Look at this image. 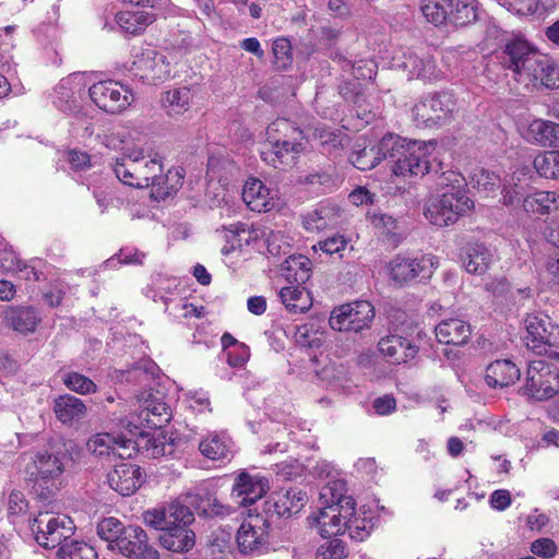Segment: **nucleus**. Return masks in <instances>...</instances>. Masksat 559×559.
Masks as SVG:
<instances>
[{"label": "nucleus", "instance_id": "9", "mask_svg": "<svg viewBox=\"0 0 559 559\" xmlns=\"http://www.w3.org/2000/svg\"><path fill=\"white\" fill-rule=\"evenodd\" d=\"M174 64V53L146 47L133 52L129 72L144 83L159 84L173 78Z\"/></svg>", "mask_w": 559, "mask_h": 559}, {"label": "nucleus", "instance_id": "39", "mask_svg": "<svg viewBox=\"0 0 559 559\" xmlns=\"http://www.w3.org/2000/svg\"><path fill=\"white\" fill-rule=\"evenodd\" d=\"M250 233L249 246L248 249L250 253L252 252H263L264 249L272 254L277 255L281 253V249L283 245L276 243L273 238L281 237L283 239V235L280 231H275L266 225L263 224H252L248 227Z\"/></svg>", "mask_w": 559, "mask_h": 559}, {"label": "nucleus", "instance_id": "2", "mask_svg": "<svg viewBox=\"0 0 559 559\" xmlns=\"http://www.w3.org/2000/svg\"><path fill=\"white\" fill-rule=\"evenodd\" d=\"M503 53V61L514 72V79L525 87L559 88L557 63L548 56L535 51L526 40H512Z\"/></svg>", "mask_w": 559, "mask_h": 559}, {"label": "nucleus", "instance_id": "18", "mask_svg": "<svg viewBox=\"0 0 559 559\" xmlns=\"http://www.w3.org/2000/svg\"><path fill=\"white\" fill-rule=\"evenodd\" d=\"M526 346L537 354L559 346V324L544 312H534L524 320Z\"/></svg>", "mask_w": 559, "mask_h": 559}, {"label": "nucleus", "instance_id": "8", "mask_svg": "<svg viewBox=\"0 0 559 559\" xmlns=\"http://www.w3.org/2000/svg\"><path fill=\"white\" fill-rule=\"evenodd\" d=\"M420 12L425 20L439 26L463 27L478 19L477 0H421Z\"/></svg>", "mask_w": 559, "mask_h": 559}, {"label": "nucleus", "instance_id": "11", "mask_svg": "<svg viewBox=\"0 0 559 559\" xmlns=\"http://www.w3.org/2000/svg\"><path fill=\"white\" fill-rule=\"evenodd\" d=\"M435 257L418 255L403 252L396 254L386 264V272L391 282L399 287L420 282L431 277L435 266Z\"/></svg>", "mask_w": 559, "mask_h": 559}, {"label": "nucleus", "instance_id": "24", "mask_svg": "<svg viewBox=\"0 0 559 559\" xmlns=\"http://www.w3.org/2000/svg\"><path fill=\"white\" fill-rule=\"evenodd\" d=\"M392 67L406 72L409 79L430 81L438 79L440 75L436 60L431 56H418L409 49L394 56Z\"/></svg>", "mask_w": 559, "mask_h": 559}, {"label": "nucleus", "instance_id": "16", "mask_svg": "<svg viewBox=\"0 0 559 559\" xmlns=\"http://www.w3.org/2000/svg\"><path fill=\"white\" fill-rule=\"evenodd\" d=\"M524 392L528 397L537 401L552 397L559 392L557 367L543 359L530 361Z\"/></svg>", "mask_w": 559, "mask_h": 559}, {"label": "nucleus", "instance_id": "46", "mask_svg": "<svg viewBox=\"0 0 559 559\" xmlns=\"http://www.w3.org/2000/svg\"><path fill=\"white\" fill-rule=\"evenodd\" d=\"M311 261L305 255H290L281 267L282 276L295 285H304L311 276Z\"/></svg>", "mask_w": 559, "mask_h": 559}, {"label": "nucleus", "instance_id": "45", "mask_svg": "<svg viewBox=\"0 0 559 559\" xmlns=\"http://www.w3.org/2000/svg\"><path fill=\"white\" fill-rule=\"evenodd\" d=\"M278 297L285 308L292 313H304L312 306L310 293L302 285L292 284L282 287Z\"/></svg>", "mask_w": 559, "mask_h": 559}, {"label": "nucleus", "instance_id": "60", "mask_svg": "<svg viewBox=\"0 0 559 559\" xmlns=\"http://www.w3.org/2000/svg\"><path fill=\"white\" fill-rule=\"evenodd\" d=\"M64 385L79 394H91L96 392L97 385L90 378L79 372H68L63 378Z\"/></svg>", "mask_w": 559, "mask_h": 559}, {"label": "nucleus", "instance_id": "58", "mask_svg": "<svg viewBox=\"0 0 559 559\" xmlns=\"http://www.w3.org/2000/svg\"><path fill=\"white\" fill-rule=\"evenodd\" d=\"M45 267L46 263L40 259H32L28 262L20 260L14 273L27 282H40L45 278Z\"/></svg>", "mask_w": 559, "mask_h": 559}, {"label": "nucleus", "instance_id": "14", "mask_svg": "<svg viewBox=\"0 0 559 559\" xmlns=\"http://www.w3.org/2000/svg\"><path fill=\"white\" fill-rule=\"evenodd\" d=\"M455 109L450 93H437L421 97L413 107V119L418 127L431 128L445 123Z\"/></svg>", "mask_w": 559, "mask_h": 559}, {"label": "nucleus", "instance_id": "17", "mask_svg": "<svg viewBox=\"0 0 559 559\" xmlns=\"http://www.w3.org/2000/svg\"><path fill=\"white\" fill-rule=\"evenodd\" d=\"M74 528V523L69 516L49 515L48 512H40L32 524L36 542L45 548L60 547L71 537Z\"/></svg>", "mask_w": 559, "mask_h": 559}, {"label": "nucleus", "instance_id": "38", "mask_svg": "<svg viewBox=\"0 0 559 559\" xmlns=\"http://www.w3.org/2000/svg\"><path fill=\"white\" fill-rule=\"evenodd\" d=\"M306 132L307 136L318 140L328 154L335 153L348 142L347 135L342 129L325 122H316L307 128Z\"/></svg>", "mask_w": 559, "mask_h": 559}, {"label": "nucleus", "instance_id": "7", "mask_svg": "<svg viewBox=\"0 0 559 559\" xmlns=\"http://www.w3.org/2000/svg\"><path fill=\"white\" fill-rule=\"evenodd\" d=\"M304 131L285 118H278L266 128V141L270 148L261 152L264 162L274 168L290 166L304 150Z\"/></svg>", "mask_w": 559, "mask_h": 559}, {"label": "nucleus", "instance_id": "35", "mask_svg": "<svg viewBox=\"0 0 559 559\" xmlns=\"http://www.w3.org/2000/svg\"><path fill=\"white\" fill-rule=\"evenodd\" d=\"M4 320L15 332L28 334L35 332L37 325L41 322V314L33 306H16L5 311Z\"/></svg>", "mask_w": 559, "mask_h": 559}, {"label": "nucleus", "instance_id": "62", "mask_svg": "<svg viewBox=\"0 0 559 559\" xmlns=\"http://www.w3.org/2000/svg\"><path fill=\"white\" fill-rule=\"evenodd\" d=\"M343 70L350 72L356 80H371L376 75V63L370 59L359 60L355 63L344 60Z\"/></svg>", "mask_w": 559, "mask_h": 559}, {"label": "nucleus", "instance_id": "40", "mask_svg": "<svg viewBox=\"0 0 559 559\" xmlns=\"http://www.w3.org/2000/svg\"><path fill=\"white\" fill-rule=\"evenodd\" d=\"M53 413L63 425L72 426L81 421L86 415L84 402L73 395L64 394L53 401Z\"/></svg>", "mask_w": 559, "mask_h": 559}, {"label": "nucleus", "instance_id": "48", "mask_svg": "<svg viewBox=\"0 0 559 559\" xmlns=\"http://www.w3.org/2000/svg\"><path fill=\"white\" fill-rule=\"evenodd\" d=\"M94 109L91 107H82L75 109L69 116V132L72 136L82 141L92 139L94 134Z\"/></svg>", "mask_w": 559, "mask_h": 559}, {"label": "nucleus", "instance_id": "52", "mask_svg": "<svg viewBox=\"0 0 559 559\" xmlns=\"http://www.w3.org/2000/svg\"><path fill=\"white\" fill-rule=\"evenodd\" d=\"M365 514L366 512L361 509L360 513H357L354 509L353 515L347 518L346 531H348L353 539L364 540L374 527L376 522L373 518L366 516Z\"/></svg>", "mask_w": 559, "mask_h": 559}, {"label": "nucleus", "instance_id": "21", "mask_svg": "<svg viewBox=\"0 0 559 559\" xmlns=\"http://www.w3.org/2000/svg\"><path fill=\"white\" fill-rule=\"evenodd\" d=\"M186 495L170 501L168 504L148 509L143 513V521L155 530H165L173 526L190 525L194 514L186 506Z\"/></svg>", "mask_w": 559, "mask_h": 559}, {"label": "nucleus", "instance_id": "19", "mask_svg": "<svg viewBox=\"0 0 559 559\" xmlns=\"http://www.w3.org/2000/svg\"><path fill=\"white\" fill-rule=\"evenodd\" d=\"M90 82L85 73L76 72L62 79L52 94L53 106L63 114L82 108L88 94Z\"/></svg>", "mask_w": 559, "mask_h": 559}, {"label": "nucleus", "instance_id": "5", "mask_svg": "<svg viewBox=\"0 0 559 559\" xmlns=\"http://www.w3.org/2000/svg\"><path fill=\"white\" fill-rule=\"evenodd\" d=\"M342 479L330 480L319 493L320 507L308 516V524L323 538L342 535L346 532L347 518L354 513L355 501L346 496Z\"/></svg>", "mask_w": 559, "mask_h": 559}, {"label": "nucleus", "instance_id": "54", "mask_svg": "<svg viewBox=\"0 0 559 559\" xmlns=\"http://www.w3.org/2000/svg\"><path fill=\"white\" fill-rule=\"evenodd\" d=\"M59 559H97L95 549L84 543L78 540H67L57 552Z\"/></svg>", "mask_w": 559, "mask_h": 559}, {"label": "nucleus", "instance_id": "25", "mask_svg": "<svg viewBox=\"0 0 559 559\" xmlns=\"http://www.w3.org/2000/svg\"><path fill=\"white\" fill-rule=\"evenodd\" d=\"M518 131L523 139L542 146H559V123L539 118L523 119L518 122Z\"/></svg>", "mask_w": 559, "mask_h": 559}, {"label": "nucleus", "instance_id": "6", "mask_svg": "<svg viewBox=\"0 0 559 559\" xmlns=\"http://www.w3.org/2000/svg\"><path fill=\"white\" fill-rule=\"evenodd\" d=\"M128 416H115L112 421H118L121 428L128 432L139 429H162L171 417V407L165 402L159 392L144 390L134 396Z\"/></svg>", "mask_w": 559, "mask_h": 559}, {"label": "nucleus", "instance_id": "63", "mask_svg": "<svg viewBox=\"0 0 559 559\" xmlns=\"http://www.w3.org/2000/svg\"><path fill=\"white\" fill-rule=\"evenodd\" d=\"M272 50L277 68L286 69L293 60L290 41L285 37H278L273 41Z\"/></svg>", "mask_w": 559, "mask_h": 559}, {"label": "nucleus", "instance_id": "3", "mask_svg": "<svg viewBox=\"0 0 559 559\" xmlns=\"http://www.w3.org/2000/svg\"><path fill=\"white\" fill-rule=\"evenodd\" d=\"M437 141H407L396 134L382 138V150L389 152L386 165L393 177L403 179L423 177L437 160Z\"/></svg>", "mask_w": 559, "mask_h": 559}, {"label": "nucleus", "instance_id": "32", "mask_svg": "<svg viewBox=\"0 0 559 559\" xmlns=\"http://www.w3.org/2000/svg\"><path fill=\"white\" fill-rule=\"evenodd\" d=\"M201 454L211 461H230L234 456V442L224 431H212L199 443Z\"/></svg>", "mask_w": 559, "mask_h": 559}, {"label": "nucleus", "instance_id": "51", "mask_svg": "<svg viewBox=\"0 0 559 559\" xmlns=\"http://www.w3.org/2000/svg\"><path fill=\"white\" fill-rule=\"evenodd\" d=\"M536 173L546 179H559V151L539 153L533 160Z\"/></svg>", "mask_w": 559, "mask_h": 559}, {"label": "nucleus", "instance_id": "59", "mask_svg": "<svg viewBox=\"0 0 559 559\" xmlns=\"http://www.w3.org/2000/svg\"><path fill=\"white\" fill-rule=\"evenodd\" d=\"M145 254L133 247H124L115 257L109 258L104 262L105 269H112L119 264H141Z\"/></svg>", "mask_w": 559, "mask_h": 559}, {"label": "nucleus", "instance_id": "49", "mask_svg": "<svg viewBox=\"0 0 559 559\" xmlns=\"http://www.w3.org/2000/svg\"><path fill=\"white\" fill-rule=\"evenodd\" d=\"M192 93L189 87H179L165 92L162 106L169 116H179L190 108Z\"/></svg>", "mask_w": 559, "mask_h": 559}, {"label": "nucleus", "instance_id": "36", "mask_svg": "<svg viewBox=\"0 0 559 559\" xmlns=\"http://www.w3.org/2000/svg\"><path fill=\"white\" fill-rule=\"evenodd\" d=\"M378 347L380 353L394 364L406 362L413 359L418 352V347L409 340L395 334L382 337Z\"/></svg>", "mask_w": 559, "mask_h": 559}, {"label": "nucleus", "instance_id": "31", "mask_svg": "<svg viewBox=\"0 0 559 559\" xmlns=\"http://www.w3.org/2000/svg\"><path fill=\"white\" fill-rule=\"evenodd\" d=\"M135 445V452L141 451L151 457L164 456L171 444L167 443L166 435L160 429H139L128 432Z\"/></svg>", "mask_w": 559, "mask_h": 559}, {"label": "nucleus", "instance_id": "56", "mask_svg": "<svg viewBox=\"0 0 559 559\" xmlns=\"http://www.w3.org/2000/svg\"><path fill=\"white\" fill-rule=\"evenodd\" d=\"M508 9L519 15L544 13L551 5L552 0H509Z\"/></svg>", "mask_w": 559, "mask_h": 559}, {"label": "nucleus", "instance_id": "4", "mask_svg": "<svg viewBox=\"0 0 559 559\" xmlns=\"http://www.w3.org/2000/svg\"><path fill=\"white\" fill-rule=\"evenodd\" d=\"M441 193L431 197L425 206V217L437 227L455 224L460 217L468 214L474 202L467 197L465 178L457 171H443L437 181Z\"/></svg>", "mask_w": 559, "mask_h": 559}, {"label": "nucleus", "instance_id": "50", "mask_svg": "<svg viewBox=\"0 0 559 559\" xmlns=\"http://www.w3.org/2000/svg\"><path fill=\"white\" fill-rule=\"evenodd\" d=\"M531 169L528 166H523L513 171L510 179H504L502 187L503 202L506 205H514L521 201L520 183L525 181L530 176Z\"/></svg>", "mask_w": 559, "mask_h": 559}, {"label": "nucleus", "instance_id": "26", "mask_svg": "<svg viewBox=\"0 0 559 559\" xmlns=\"http://www.w3.org/2000/svg\"><path fill=\"white\" fill-rule=\"evenodd\" d=\"M307 501V493L299 488L275 491L265 500L264 511L278 518H292L304 509Z\"/></svg>", "mask_w": 559, "mask_h": 559}, {"label": "nucleus", "instance_id": "27", "mask_svg": "<svg viewBox=\"0 0 559 559\" xmlns=\"http://www.w3.org/2000/svg\"><path fill=\"white\" fill-rule=\"evenodd\" d=\"M223 231L226 245L222 248L221 252L225 258V262L230 266L240 259H249L251 253L248 249L250 238L248 226L243 223H237L224 227Z\"/></svg>", "mask_w": 559, "mask_h": 559}, {"label": "nucleus", "instance_id": "23", "mask_svg": "<svg viewBox=\"0 0 559 559\" xmlns=\"http://www.w3.org/2000/svg\"><path fill=\"white\" fill-rule=\"evenodd\" d=\"M111 550L128 558L159 559L158 551L148 544L146 532L136 525L127 526Z\"/></svg>", "mask_w": 559, "mask_h": 559}, {"label": "nucleus", "instance_id": "13", "mask_svg": "<svg viewBox=\"0 0 559 559\" xmlns=\"http://www.w3.org/2000/svg\"><path fill=\"white\" fill-rule=\"evenodd\" d=\"M88 96L99 109L111 115L121 114L134 102L132 90L115 80L100 81L91 85Z\"/></svg>", "mask_w": 559, "mask_h": 559}, {"label": "nucleus", "instance_id": "28", "mask_svg": "<svg viewBox=\"0 0 559 559\" xmlns=\"http://www.w3.org/2000/svg\"><path fill=\"white\" fill-rule=\"evenodd\" d=\"M242 200L254 212H269L278 201V191L267 187L258 178H249L242 188Z\"/></svg>", "mask_w": 559, "mask_h": 559}, {"label": "nucleus", "instance_id": "53", "mask_svg": "<svg viewBox=\"0 0 559 559\" xmlns=\"http://www.w3.org/2000/svg\"><path fill=\"white\" fill-rule=\"evenodd\" d=\"M271 427H267L270 431H275L278 437L284 436L293 438L295 436V428L300 427V423L294 417L290 412L281 411L274 412L271 415Z\"/></svg>", "mask_w": 559, "mask_h": 559}, {"label": "nucleus", "instance_id": "30", "mask_svg": "<svg viewBox=\"0 0 559 559\" xmlns=\"http://www.w3.org/2000/svg\"><path fill=\"white\" fill-rule=\"evenodd\" d=\"M186 501L204 516L227 518L234 513V508L223 503L206 488L198 487L186 493Z\"/></svg>", "mask_w": 559, "mask_h": 559}, {"label": "nucleus", "instance_id": "29", "mask_svg": "<svg viewBox=\"0 0 559 559\" xmlns=\"http://www.w3.org/2000/svg\"><path fill=\"white\" fill-rule=\"evenodd\" d=\"M109 487L123 497L133 495L143 483V473L136 465L122 463L107 474Z\"/></svg>", "mask_w": 559, "mask_h": 559}, {"label": "nucleus", "instance_id": "61", "mask_svg": "<svg viewBox=\"0 0 559 559\" xmlns=\"http://www.w3.org/2000/svg\"><path fill=\"white\" fill-rule=\"evenodd\" d=\"M347 248L353 249V247L349 246V239L340 234L319 241L317 246H313L314 250L319 249L329 255L337 254L340 258H343V252Z\"/></svg>", "mask_w": 559, "mask_h": 559}, {"label": "nucleus", "instance_id": "10", "mask_svg": "<svg viewBox=\"0 0 559 559\" xmlns=\"http://www.w3.org/2000/svg\"><path fill=\"white\" fill-rule=\"evenodd\" d=\"M66 454L59 451L39 450L33 456L34 488L41 499L52 497L58 490L64 472Z\"/></svg>", "mask_w": 559, "mask_h": 559}, {"label": "nucleus", "instance_id": "64", "mask_svg": "<svg viewBox=\"0 0 559 559\" xmlns=\"http://www.w3.org/2000/svg\"><path fill=\"white\" fill-rule=\"evenodd\" d=\"M316 559H346L343 542L332 539L322 544L317 550Z\"/></svg>", "mask_w": 559, "mask_h": 559}, {"label": "nucleus", "instance_id": "1", "mask_svg": "<svg viewBox=\"0 0 559 559\" xmlns=\"http://www.w3.org/2000/svg\"><path fill=\"white\" fill-rule=\"evenodd\" d=\"M96 139L105 147L121 152L111 164L117 179L134 188L151 187L155 200H165L175 194L185 178L181 168L165 173L164 157L146 142V135L138 126H120L108 129Z\"/></svg>", "mask_w": 559, "mask_h": 559}, {"label": "nucleus", "instance_id": "37", "mask_svg": "<svg viewBox=\"0 0 559 559\" xmlns=\"http://www.w3.org/2000/svg\"><path fill=\"white\" fill-rule=\"evenodd\" d=\"M435 331L440 343L455 346L467 343L472 334L469 323L459 318L442 320Z\"/></svg>", "mask_w": 559, "mask_h": 559}, {"label": "nucleus", "instance_id": "43", "mask_svg": "<svg viewBox=\"0 0 559 559\" xmlns=\"http://www.w3.org/2000/svg\"><path fill=\"white\" fill-rule=\"evenodd\" d=\"M164 534L159 537L160 545L170 551L182 552L193 548L195 535L189 528V525L173 526L163 530Z\"/></svg>", "mask_w": 559, "mask_h": 559}, {"label": "nucleus", "instance_id": "12", "mask_svg": "<svg viewBox=\"0 0 559 559\" xmlns=\"http://www.w3.org/2000/svg\"><path fill=\"white\" fill-rule=\"evenodd\" d=\"M238 551L254 557L267 551L270 545V521L264 514L248 510L236 533Z\"/></svg>", "mask_w": 559, "mask_h": 559}, {"label": "nucleus", "instance_id": "42", "mask_svg": "<svg viewBox=\"0 0 559 559\" xmlns=\"http://www.w3.org/2000/svg\"><path fill=\"white\" fill-rule=\"evenodd\" d=\"M495 259L493 251L480 242L468 243L463 257V266L471 274H484Z\"/></svg>", "mask_w": 559, "mask_h": 559}, {"label": "nucleus", "instance_id": "55", "mask_svg": "<svg viewBox=\"0 0 559 559\" xmlns=\"http://www.w3.org/2000/svg\"><path fill=\"white\" fill-rule=\"evenodd\" d=\"M126 527L116 518H105L97 524V534L108 543V548L112 549V545L117 543Z\"/></svg>", "mask_w": 559, "mask_h": 559}, {"label": "nucleus", "instance_id": "44", "mask_svg": "<svg viewBox=\"0 0 559 559\" xmlns=\"http://www.w3.org/2000/svg\"><path fill=\"white\" fill-rule=\"evenodd\" d=\"M523 210L531 215H548L559 209V194L556 191H534L522 200Z\"/></svg>", "mask_w": 559, "mask_h": 559}, {"label": "nucleus", "instance_id": "20", "mask_svg": "<svg viewBox=\"0 0 559 559\" xmlns=\"http://www.w3.org/2000/svg\"><path fill=\"white\" fill-rule=\"evenodd\" d=\"M86 449L94 456L107 461L129 459L135 453V445L129 433H95L87 439Z\"/></svg>", "mask_w": 559, "mask_h": 559}, {"label": "nucleus", "instance_id": "41", "mask_svg": "<svg viewBox=\"0 0 559 559\" xmlns=\"http://www.w3.org/2000/svg\"><path fill=\"white\" fill-rule=\"evenodd\" d=\"M520 369L509 359L496 360L488 365L485 381L490 388H503L515 383Z\"/></svg>", "mask_w": 559, "mask_h": 559}, {"label": "nucleus", "instance_id": "33", "mask_svg": "<svg viewBox=\"0 0 559 559\" xmlns=\"http://www.w3.org/2000/svg\"><path fill=\"white\" fill-rule=\"evenodd\" d=\"M389 152L382 150V139L377 145H370L365 138H358L348 157L354 167L368 170L376 167L381 160L386 162Z\"/></svg>", "mask_w": 559, "mask_h": 559}, {"label": "nucleus", "instance_id": "57", "mask_svg": "<svg viewBox=\"0 0 559 559\" xmlns=\"http://www.w3.org/2000/svg\"><path fill=\"white\" fill-rule=\"evenodd\" d=\"M538 274L546 285L559 290V252L547 257Z\"/></svg>", "mask_w": 559, "mask_h": 559}, {"label": "nucleus", "instance_id": "15", "mask_svg": "<svg viewBox=\"0 0 559 559\" xmlns=\"http://www.w3.org/2000/svg\"><path fill=\"white\" fill-rule=\"evenodd\" d=\"M373 319V306L367 300H356L335 307L329 323L335 331L358 333L369 329Z\"/></svg>", "mask_w": 559, "mask_h": 559}, {"label": "nucleus", "instance_id": "34", "mask_svg": "<svg viewBox=\"0 0 559 559\" xmlns=\"http://www.w3.org/2000/svg\"><path fill=\"white\" fill-rule=\"evenodd\" d=\"M340 207L330 201L320 202L302 216V226L309 233H319L338 223Z\"/></svg>", "mask_w": 559, "mask_h": 559}, {"label": "nucleus", "instance_id": "22", "mask_svg": "<svg viewBox=\"0 0 559 559\" xmlns=\"http://www.w3.org/2000/svg\"><path fill=\"white\" fill-rule=\"evenodd\" d=\"M269 489L270 483L266 477L242 469L234 477L230 497L240 507H250L262 499Z\"/></svg>", "mask_w": 559, "mask_h": 559}, {"label": "nucleus", "instance_id": "47", "mask_svg": "<svg viewBox=\"0 0 559 559\" xmlns=\"http://www.w3.org/2000/svg\"><path fill=\"white\" fill-rule=\"evenodd\" d=\"M155 21V14L144 11H121L116 15L119 27L128 34L138 35Z\"/></svg>", "mask_w": 559, "mask_h": 559}]
</instances>
